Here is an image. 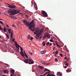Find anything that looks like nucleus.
Returning <instances> with one entry per match:
<instances>
[{"label": "nucleus", "mask_w": 76, "mask_h": 76, "mask_svg": "<svg viewBox=\"0 0 76 76\" xmlns=\"http://www.w3.org/2000/svg\"><path fill=\"white\" fill-rule=\"evenodd\" d=\"M44 38H45V37H44Z\"/></svg>", "instance_id": "nucleus-64"}, {"label": "nucleus", "mask_w": 76, "mask_h": 76, "mask_svg": "<svg viewBox=\"0 0 76 76\" xmlns=\"http://www.w3.org/2000/svg\"><path fill=\"white\" fill-rule=\"evenodd\" d=\"M23 22L26 25H27V26H29L28 27V29H30L32 32H34L36 30V28L35 27V24L34 23V20H32L29 23V22L26 20L23 21Z\"/></svg>", "instance_id": "nucleus-1"}, {"label": "nucleus", "mask_w": 76, "mask_h": 76, "mask_svg": "<svg viewBox=\"0 0 76 76\" xmlns=\"http://www.w3.org/2000/svg\"><path fill=\"white\" fill-rule=\"evenodd\" d=\"M11 18H14V16H10Z\"/></svg>", "instance_id": "nucleus-44"}, {"label": "nucleus", "mask_w": 76, "mask_h": 76, "mask_svg": "<svg viewBox=\"0 0 76 76\" xmlns=\"http://www.w3.org/2000/svg\"><path fill=\"white\" fill-rule=\"evenodd\" d=\"M56 44L57 46L58 47H59V48H61V47H60V45H58V43H56Z\"/></svg>", "instance_id": "nucleus-23"}, {"label": "nucleus", "mask_w": 76, "mask_h": 76, "mask_svg": "<svg viewBox=\"0 0 76 76\" xmlns=\"http://www.w3.org/2000/svg\"><path fill=\"white\" fill-rule=\"evenodd\" d=\"M6 35L7 38L8 39H9V36L8 35H7V33H5Z\"/></svg>", "instance_id": "nucleus-24"}, {"label": "nucleus", "mask_w": 76, "mask_h": 76, "mask_svg": "<svg viewBox=\"0 0 76 76\" xmlns=\"http://www.w3.org/2000/svg\"><path fill=\"white\" fill-rule=\"evenodd\" d=\"M32 71L33 72H35L36 71L35 70H34L33 69H32Z\"/></svg>", "instance_id": "nucleus-38"}, {"label": "nucleus", "mask_w": 76, "mask_h": 76, "mask_svg": "<svg viewBox=\"0 0 76 76\" xmlns=\"http://www.w3.org/2000/svg\"><path fill=\"white\" fill-rule=\"evenodd\" d=\"M11 38L12 39V42H14V41H15V38H13V33L12 32H11Z\"/></svg>", "instance_id": "nucleus-8"}, {"label": "nucleus", "mask_w": 76, "mask_h": 76, "mask_svg": "<svg viewBox=\"0 0 76 76\" xmlns=\"http://www.w3.org/2000/svg\"><path fill=\"white\" fill-rule=\"evenodd\" d=\"M69 58H68V59H67V61H69Z\"/></svg>", "instance_id": "nucleus-55"}, {"label": "nucleus", "mask_w": 76, "mask_h": 76, "mask_svg": "<svg viewBox=\"0 0 76 76\" xmlns=\"http://www.w3.org/2000/svg\"><path fill=\"white\" fill-rule=\"evenodd\" d=\"M0 38H1V37L0 35Z\"/></svg>", "instance_id": "nucleus-57"}, {"label": "nucleus", "mask_w": 76, "mask_h": 76, "mask_svg": "<svg viewBox=\"0 0 76 76\" xmlns=\"http://www.w3.org/2000/svg\"><path fill=\"white\" fill-rule=\"evenodd\" d=\"M31 3H32V5H33V3H34V2H31Z\"/></svg>", "instance_id": "nucleus-51"}, {"label": "nucleus", "mask_w": 76, "mask_h": 76, "mask_svg": "<svg viewBox=\"0 0 76 76\" xmlns=\"http://www.w3.org/2000/svg\"><path fill=\"white\" fill-rule=\"evenodd\" d=\"M8 31H9V33H10V34H11V32H12L13 33V31H11V29H8Z\"/></svg>", "instance_id": "nucleus-21"}, {"label": "nucleus", "mask_w": 76, "mask_h": 76, "mask_svg": "<svg viewBox=\"0 0 76 76\" xmlns=\"http://www.w3.org/2000/svg\"><path fill=\"white\" fill-rule=\"evenodd\" d=\"M66 71L68 73H69V72H71V70H70V69L69 68L66 70Z\"/></svg>", "instance_id": "nucleus-20"}, {"label": "nucleus", "mask_w": 76, "mask_h": 76, "mask_svg": "<svg viewBox=\"0 0 76 76\" xmlns=\"http://www.w3.org/2000/svg\"><path fill=\"white\" fill-rule=\"evenodd\" d=\"M56 48V47H53V50H54V49H55Z\"/></svg>", "instance_id": "nucleus-45"}, {"label": "nucleus", "mask_w": 76, "mask_h": 76, "mask_svg": "<svg viewBox=\"0 0 76 76\" xmlns=\"http://www.w3.org/2000/svg\"><path fill=\"white\" fill-rule=\"evenodd\" d=\"M7 26L8 28H9V26L8 25H7Z\"/></svg>", "instance_id": "nucleus-56"}, {"label": "nucleus", "mask_w": 76, "mask_h": 76, "mask_svg": "<svg viewBox=\"0 0 76 76\" xmlns=\"http://www.w3.org/2000/svg\"><path fill=\"white\" fill-rule=\"evenodd\" d=\"M28 61H29V59H28V58H27L24 61L26 63L28 64Z\"/></svg>", "instance_id": "nucleus-14"}, {"label": "nucleus", "mask_w": 76, "mask_h": 76, "mask_svg": "<svg viewBox=\"0 0 76 76\" xmlns=\"http://www.w3.org/2000/svg\"><path fill=\"white\" fill-rule=\"evenodd\" d=\"M41 54H45V50H42L41 52Z\"/></svg>", "instance_id": "nucleus-18"}, {"label": "nucleus", "mask_w": 76, "mask_h": 76, "mask_svg": "<svg viewBox=\"0 0 76 76\" xmlns=\"http://www.w3.org/2000/svg\"><path fill=\"white\" fill-rule=\"evenodd\" d=\"M30 35H28V39H30L29 38H30Z\"/></svg>", "instance_id": "nucleus-40"}, {"label": "nucleus", "mask_w": 76, "mask_h": 76, "mask_svg": "<svg viewBox=\"0 0 76 76\" xmlns=\"http://www.w3.org/2000/svg\"><path fill=\"white\" fill-rule=\"evenodd\" d=\"M0 23H1V24H2V25H3L4 26V23H3V22H2V21H0Z\"/></svg>", "instance_id": "nucleus-30"}, {"label": "nucleus", "mask_w": 76, "mask_h": 76, "mask_svg": "<svg viewBox=\"0 0 76 76\" xmlns=\"http://www.w3.org/2000/svg\"><path fill=\"white\" fill-rule=\"evenodd\" d=\"M64 58L66 59V60H67V58L66 57H65Z\"/></svg>", "instance_id": "nucleus-52"}, {"label": "nucleus", "mask_w": 76, "mask_h": 76, "mask_svg": "<svg viewBox=\"0 0 76 76\" xmlns=\"http://www.w3.org/2000/svg\"><path fill=\"white\" fill-rule=\"evenodd\" d=\"M48 69L47 68H45V71L47 72V71H48Z\"/></svg>", "instance_id": "nucleus-34"}, {"label": "nucleus", "mask_w": 76, "mask_h": 76, "mask_svg": "<svg viewBox=\"0 0 76 76\" xmlns=\"http://www.w3.org/2000/svg\"><path fill=\"white\" fill-rule=\"evenodd\" d=\"M48 72H50V70L48 69Z\"/></svg>", "instance_id": "nucleus-54"}, {"label": "nucleus", "mask_w": 76, "mask_h": 76, "mask_svg": "<svg viewBox=\"0 0 76 76\" xmlns=\"http://www.w3.org/2000/svg\"><path fill=\"white\" fill-rule=\"evenodd\" d=\"M39 69V67L40 68V69H43L44 67L42 66H41L40 65H39L38 66Z\"/></svg>", "instance_id": "nucleus-19"}, {"label": "nucleus", "mask_w": 76, "mask_h": 76, "mask_svg": "<svg viewBox=\"0 0 76 76\" xmlns=\"http://www.w3.org/2000/svg\"><path fill=\"white\" fill-rule=\"evenodd\" d=\"M50 42H53V40L52 39H50Z\"/></svg>", "instance_id": "nucleus-39"}, {"label": "nucleus", "mask_w": 76, "mask_h": 76, "mask_svg": "<svg viewBox=\"0 0 76 76\" xmlns=\"http://www.w3.org/2000/svg\"><path fill=\"white\" fill-rule=\"evenodd\" d=\"M34 6L35 7V9L36 10H38V7H37V6L36 5V4L35 3L34 4Z\"/></svg>", "instance_id": "nucleus-15"}, {"label": "nucleus", "mask_w": 76, "mask_h": 76, "mask_svg": "<svg viewBox=\"0 0 76 76\" xmlns=\"http://www.w3.org/2000/svg\"><path fill=\"white\" fill-rule=\"evenodd\" d=\"M55 56H57L56 55H55Z\"/></svg>", "instance_id": "nucleus-60"}, {"label": "nucleus", "mask_w": 76, "mask_h": 76, "mask_svg": "<svg viewBox=\"0 0 76 76\" xmlns=\"http://www.w3.org/2000/svg\"><path fill=\"white\" fill-rule=\"evenodd\" d=\"M12 26L13 27H15V28H16V26H15L14 25H12Z\"/></svg>", "instance_id": "nucleus-48"}, {"label": "nucleus", "mask_w": 76, "mask_h": 76, "mask_svg": "<svg viewBox=\"0 0 76 76\" xmlns=\"http://www.w3.org/2000/svg\"><path fill=\"white\" fill-rule=\"evenodd\" d=\"M2 75V72L0 70V76Z\"/></svg>", "instance_id": "nucleus-32"}, {"label": "nucleus", "mask_w": 76, "mask_h": 76, "mask_svg": "<svg viewBox=\"0 0 76 76\" xmlns=\"http://www.w3.org/2000/svg\"><path fill=\"white\" fill-rule=\"evenodd\" d=\"M20 12V11L17 10H10L8 11V13H11V15H16V14H18Z\"/></svg>", "instance_id": "nucleus-2"}, {"label": "nucleus", "mask_w": 76, "mask_h": 76, "mask_svg": "<svg viewBox=\"0 0 76 76\" xmlns=\"http://www.w3.org/2000/svg\"><path fill=\"white\" fill-rule=\"evenodd\" d=\"M58 51H56L55 52V54H56L57 55V54H58Z\"/></svg>", "instance_id": "nucleus-33"}, {"label": "nucleus", "mask_w": 76, "mask_h": 76, "mask_svg": "<svg viewBox=\"0 0 76 76\" xmlns=\"http://www.w3.org/2000/svg\"><path fill=\"white\" fill-rule=\"evenodd\" d=\"M16 6L15 5H12L11 9H16Z\"/></svg>", "instance_id": "nucleus-17"}, {"label": "nucleus", "mask_w": 76, "mask_h": 76, "mask_svg": "<svg viewBox=\"0 0 76 76\" xmlns=\"http://www.w3.org/2000/svg\"><path fill=\"white\" fill-rule=\"evenodd\" d=\"M62 73L60 72H58L57 73V76H62Z\"/></svg>", "instance_id": "nucleus-13"}, {"label": "nucleus", "mask_w": 76, "mask_h": 76, "mask_svg": "<svg viewBox=\"0 0 76 76\" xmlns=\"http://www.w3.org/2000/svg\"><path fill=\"white\" fill-rule=\"evenodd\" d=\"M54 53H55V52H54L53 53V54H54Z\"/></svg>", "instance_id": "nucleus-59"}, {"label": "nucleus", "mask_w": 76, "mask_h": 76, "mask_svg": "<svg viewBox=\"0 0 76 76\" xmlns=\"http://www.w3.org/2000/svg\"><path fill=\"white\" fill-rule=\"evenodd\" d=\"M46 35V37H48V38H50V37H51L50 34H49L48 33H47Z\"/></svg>", "instance_id": "nucleus-16"}, {"label": "nucleus", "mask_w": 76, "mask_h": 76, "mask_svg": "<svg viewBox=\"0 0 76 76\" xmlns=\"http://www.w3.org/2000/svg\"><path fill=\"white\" fill-rule=\"evenodd\" d=\"M59 55L61 57H63V54H62V53L60 54Z\"/></svg>", "instance_id": "nucleus-41"}, {"label": "nucleus", "mask_w": 76, "mask_h": 76, "mask_svg": "<svg viewBox=\"0 0 76 76\" xmlns=\"http://www.w3.org/2000/svg\"><path fill=\"white\" fill-rule=\"evenodd\" d=\"M15 44L16 46V47L18 49V50H19V47H20V46H19V45H18V43H17V42H16V41H15Z\"/></svg>", "instance_id": "nucleus-10"}, {"label": "nucleus", "mask_w": 76, "mask_h": 76, "mask_svg": "<svg viewBox=\"0 0 76 76\" xmlns=\"http://www.w3.org/2000/svg\"><path fill=\"white\" fill-rule=\"evenodd\" d=\"M0 29L1 30H3V28H1V27L0 26Z\"/></svg>", "instance_id": "nucleus-43"}, {"label": "nucleus", "mask_w": 76, "mask_h": 76, "mask_svg": "<svg viewBox=\"0 0 76 76\" xmlns=\"http://www.w3.org/2000/svg\"><path fill=\"white\" fill-rule=\"evenodd\" d=\"M20 50H21L20 54L22 56V57H25V55L24 54V53H23V49L20 46Z\"/></svg>", "instance_id": "nucleus-4"}, {"label": "nucleus", "mask_w": 76, "mask_h": 76, "mask_svg": "<svg viewBox=\"0 0 76 76\" xmlns=\"http://www.w3.org/2000/svg\"><path fill=\"white\" fill-rule=\"evenodd\" d=\"M55 61H58V59L57 58H56L55 60Z\"/></svg>", "instance_id": "nucleus-31"}, {"label": "nucleus", "mask_w": 76, "mask_h": 76, "mask_svg": "<svg viewBox=\"0 0 76 76\" xmlns=\"http://www.w3.org/2000/svg\"><path fill=\"white\" fill-rule=\"evenodd\" d=\"M46 74H48L47 76H56V75H53V74H51V72H46L45 73V75H46Z\"/></svg>", "instance_id": "nucleus-6"}, {"label": "nucleus", "mask_w": 76, "mask_h": 76, "mask_svg": "<svg viewBox=\"0 0 76 76\" xmlns=\"http://www.w3.org/2000/svg\"><path fill=\"white\" fill-rule=\"evenodd\" d=\"M43 17H44L45 18H47V16H48V15H47V12H45V11H43L42 13Z\"/></svg>", "instance_id": "nucleus-5"}, {"label": "nucleus", "mask_w": 76, "mask_h": 76, "mask_svg": "<svg viewBox=\"0 0 76 76\" xmlns=\"http://www.w3.org/2000/svg\"><path fill=\"white\" fill-rule=\"evenodd\" d=\"M42 44L43 46H45V42H42Z\"/></svg>", "instance_id": "nucleus-27"}, {"label": "nucleus", "mask_w": 76, "mask_h": 76, "mask_svg": "<svg viewBox=\"0 0 76 76\" xmlns=\"http://www.w3.org/2000/svg\"><path fill=\"white\" fill-rule=\"evenodd\" d=\"M7 66H8V64L7 65Z\"/></svg>", "instance_id": "nucleus-62"}, {"label": "nucleus", "mask_w": 76, "mask_h": 76, "mask_svg": "<svg viewBox=\"0 0 76 76\" xmlns=\"http://www.w3.org/2000/svg\"><path fill=\"white\" fill-rule=\"evenodd\" d=\"M47 64V63H45V62H44V64H43V65H48V64Z\"/></svg>", "instance_id": "nucleus-26"}, {"label": "nucleus", "mask_w": 76, "mask_h": 76, "mask_svg": "<svg viewBox=\"0 0 76 76\" xmlns=\"http://www.w3.org/2000/svg\"><path fill=\"white\" fill-rule=\"evenodd\" d=\"M34 38L33 37H31L30 39H29V40H32Z\"/></svg>", "instance_id": "nucleus-36"}, {"label": "nucleus", "mask_w": 76, "mask_h": 76, "mask_svg": "<svg viewBox=\"0 0 76 76\" xmlns=\"http://www.w3.org/2000/svg\"><path fill=\"white\" fill-rule=\"evenodd\" d=\"M8 5H9L8 7H10V8H11L12 9V6H10V5H9V4H8Z\"/></svg>", "instance_id": "nucleus-35"}, {"label": "nucleus", "mask_w": 76, "mask_h": 76, "mask_svg": "<svg viewBox=\"0 0 76 76\" xmlns=\"http://www.w3.org/2000/svg\"><path fill=\"white\" fill-rule=\"evenodd\" d=\"M67 63V61H65L64 62V63Z\"/></svg>", "instance_id": "nucleus-47"}, {"label": "nucleus", "mask_w": 76, "mask_h": 76, "mask_svg": "<svg viewBox=\"0 0 76 76\" xmlns=\"http://www.w3.org/2000/svg\"><path fill=\"white\" fill-rule=\"evenodd\" d=\"M65 69H66L67 68V66H65Z\"/></svg>", "instance_id": "nucleus-53"}, {"label": "nucleus", "mask_w": 76, "mask_h": 76, "mask_svg": "<svg viewBox=\"0 0 76 76\" xmlns=\"http://www.w3.org/2000/svg\"><path fill=\"white\" fill-rule=\"evenodd\" d=\"M0 14H1V12H0Z\"/></svg>", "instance_id": "nucleus-63"}, {"label": "nucleus", "mask_w": 76, "mask_h": 76, "mask_svg": "<svg viewBox=\"0 0 76 76\" xmlns=\"http://www.w3.org/2000/svg\"><path fill=\"white\" fill-rule=\"evenodd\" d=\"M10 73H12L10 76H15L16 75H15L14 74H15V70H10Z\"/></svg>", "instance_id": "nucleus-7"}, {"label": "nucleus", "mask_w": 76, "mask_h": 76, "mask_svg": "<svg viewBox=\"0 0 76 76\" xmlns=\"http://www.w3.org/2000/svg\"><path fill=\"white\" fill-rule=\"evenodd\" d=\"M25 57H26V58H28V55H27L26 54V55H25Z\"/></svg>", "instance_id": "nucleus-37"}, {"label": "nucleus", "mask_w": 76, "mask_h": 76, "mask_svg": "<svg viewBox=\"0 0 76 76\" xmlns=\"http://www.w3.org/2000/svg\"><path fill=\"white\" fill-rule=\"evenodd\" d=\"M45 61H41L40 63L42 64H44V63Z\"/></svg>", "instance_id": "nucleus-29"}, {"label": "nucleus", "mask_w": 76, "mask_h": 76, "mask_svg": "<svg viewBox=\"0 0 76 76\" xmlns=\"http://www.w3.org/2000/svg\"><path fill=\"white\" fill-rule=\"evenodd\" d=\"M43 32V30H41L40 31L39 33L37 34L36 35V37H35L37 39H42V37H40V39L39 38V35H41V34H42V32Z\"/></svg>", "instance_id": "nucleus-3"}, {"label": "nucleus", "mask_w": 76, "mask_h": 76, "mask_svg": "<svg viewBox=\"0 0 76 76\" xmlns=\"http://www.w3.org/2000/svg\"><path fill=\"white\" fill-rule=\"evenodd\" d=\"M68 65H69V64H68V63H66V64H65V65H66V66H67V67H68Z\"/></svg>", "instance_id": "nucleus-42"}, {"label": "nucleus", "mask_w": 76, "mask_h": 76, "mask_svg": "<svg viewBox=\"0 0 76 76\" xmlns=\"http://www.w3.org/2000/svg\"><path fill=\"white\" fill-rule=\"evenodd\" d=\"M46 45H48L50 44V42H48L46 43Z\"/></svg>", "instance_id": "nucleus-28"}, {"label": "nucleus", "mask_w": 76, "mask_h": 76, "mask_svg": "<svg viewBox=\"0 0 76 76\" xmlns=\"http://www.w3.org/2000/svg\"><path fill=\"white\" fill-rule=\"evenodd\" d=\"M28 53L29 54H30V55H31V56L32 55V54H33L32 53V52H31L30 51H28Z\"/></svg>", "instance_id": "nucleus-22"}, {"label": "nucleus", "mask_w": 76, "mask_h": 76, "mask_svg": "<svg viewBox=\"0 0 76 76\" xmlns=\"http://www.w3.org/2000/svg\"><path fill=\"white\" fill-rule=\"evenodd\" d=\"M53 44H54V45H56V44H55L54 43Z\"/></svg>", "instance_id": "nucleus-58"}, {"label": "nucleus", "mask_w": 76, "mask_h": 76, "mask_svg": "<svg viewBox=\"0 0 76 76\" xmlns=\"http://www.w3.org/2000/svg\"><path fill=\"white\" fill-rule=\"evenodd\" d=\"M52 44H51V43H50V45H51H51H52Z\"/></svg>", "instance_id": "nucleus-50"}, {"label": "nucleus", "mask_w": 76, "mask_h": 76, "mask_svg": "<svg viewBox=\"0 0 76 76\" xmlns=\"http://www.w3.org/2000/svg\"><path fill=\"white\" fill-rule=\"evenodd\" d=\"M28 61V64H34V61H33L31 59H29Z\"/></svg>", "instance_id": "nucleus-9"}, {"label": "nucleus", "mask_w": 76, "mask_h": 76, "mask_svg": "<svg viewBox=\"0 0 76 76\" xmlns=\"http://www.w3.org/2000/svg\"><path fill=\"white\" fill-rule=\"evenodd\" d=\"M39 29L37 28L34 33V35H36V34H37L39 32Z\"/></svg>", "instance_id": "nucleus-11"}, {"label": "nucleus", "mask_w": 76, "mask_h": 76, "mask_svg": "<svg viewBox=\"0 0 76 76\" xmlns=\"http://www.w3.org/2000/svg\"><path fill=\"white\" fill-rule=\"evenodd\" d=\"M24 53L25 55H26V53H25V51H24Z\"/></svg>", "instance_id": "nucleus-46"}, {"label": "nucleus", "mask_w": 76, "mask_h": 76, "mask_svg": "<svg viewBox=\"0 0 76 76\" xmlns=\"http://www.w3.org/2000/svg\"><path fill=\"white\" fill-rule=\"evenodd\" d=\"M26 18H28V15H26Z\"/></svg>", "instance_id": "nucleus-49"}, {"label": "nucleus", "mask_w": 76, "mask_h": 76, "mask_svg": "<svg viewBox=\"0 0 76 76\" xmlns=\"http://www.w3.org/2000/svg\"><path fill=\"white\" fill-rule=\"evenodd\" d=\"M0 20H2V19L0 18Z\"/></svg>", "instance_id": "nucleus-61"}, {"label": "nucleus", "mask_w": 76, "mask_h": 76, "mask_svg": "<svg viewBox=\"0 0 76 76\" xmlns=\"http://www.w3.org/2000/svg\"><path fill=\"white\" fill-rule=\"evenodd\" d=\"M3 71L4 72V73H9V72L7 70H3Z\"/></svg>", "instance_id": "nucleus-12"}, {"label": "nucleus", "mask_w": 76, "mask_h": 76, "mask_svg": "<svg viewBox=\"0 0 76 76\" xmlns=\"http://www.w3.org/2000/svg\"><path fill=\"white\" fill-rule=\"evenodd\" d=\"M4 32H6V28L5 27H4Z\"/></svg>", "instance_id": "nucleus-25"}]
</instances>
